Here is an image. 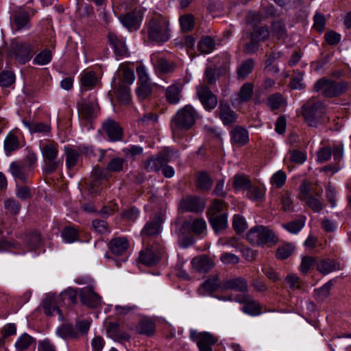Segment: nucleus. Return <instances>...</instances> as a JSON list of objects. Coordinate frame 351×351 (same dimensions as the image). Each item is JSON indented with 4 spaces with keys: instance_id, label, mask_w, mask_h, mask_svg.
<instances>
[{
    "instance_id": "f257e3e1",
    "label": "nucleus",
    "mask_w": 351,
    "mask_h": 351,
    "mask_svg": "<svg viewBox=\"0 0 351 351\" xmlns=\"http://www.w3.org/2000/svg\"><path fill=\"white\" fill-rule=\"evenodd\" d=\"M147 36L149 40L158 43H163L170 38L169 21L161 14L152 16L147 23Z\"/></svg>"
},
{
    "instance_id": "f03ea898",
    "label": "nucleus",
    "mask_w": 351,
    "mask_h": 351,
    "mask_svg": "<svg viewBox=\"0 0 351 351\" xmlns=\"http://www.w3.org/2000/svg\"><path fill=\"white\" fill-rule=\"evenodd\" d=\"M197 114V111L190 105L180 109L171 121L173 132L189 130L195 125Z\"/></svg>"
},
{
    "instance_id": "7ed1b4c3",
    "label": "nucleus",
    "mask_w": 351,
    "mask_h": 351,
    "mask_svg": "<svg viewBox=\"0 0 351 351\" xmlns=\"http://www.w3.org/2000/svg\"><path fill=\"white\" fill-rule=\"evenodd\" d=\"M348 88L346 82H335L325 77L319 79L313 86L315 92H321L326 97H336L344 94Z\"/></svg>"
},
{
    "instance_id": "20e7f679",
    "label": "nucleus",
    "mask_w": 351,
    "mask_h": 351,
    "mask_svg": "<svg viewBox=\"0 0 351 351\" xmlns=\"http://www.w3.org/2000/svg\"><path fill=\"white\" fill-rule=\"evenodd\" d=\"M246 238L250 243L258 246H269L278 242V237L274 232L263 226L252 228L247 233Z\"/></svg>"
},
{
    "instance_id": "39448f33",
    "label": "nucleus",
    "mask_w": 351,
    "mask_h": 351,
    "mask_svg": "<svg viewBox=\"0 0 351 351\" xmlns=\"http://www.w3.org/2000/svg\"><path fill=\"white\" fill-rule=\"evenodd\" d=\"M36 42L12 41L10 45V55L19 64L29 62L36 51Z\"/></svg>"
},
{
    "instance_id": "423d86ee",
    "label": "nucleus",
    "mask_w": 351,
    "mask_h": 351,
    "mask_svg": "<svg viewBox=\"0 0 351 351\" xmlns=\"http://www.w3.org/2000/svg\"><path fill=\"white\" fill-rule=\"evenodd\" d=\"M41 152L45 163L44 171L49 175L58 168L60 160L58 156V144L53 141H49L43 145Z\"/></svg>"
},
{
    "instance_id": "0eeeda50",
    "label": "nucleus",
    "mask_w": 351,
    "mask_h": 351,
    "mask_svg": "<svg viewBox=\"0 0 351 351\" xmlns=\"http://www.w3.org/2000/svg\"><path fill=\"white\" fill-rule=\"evenodd\" d=\"M324 110L322 104L308 101L302 107V115L308 126L317 127Z\"/></svg>"
},
{
    "instance_id": "6e6552de",
    "label": "nucleus",
    "mask_w": 351,
    "mask_h": 351,
    "mask_svg": "<svg viewBox=\"0 0 351 351\" xmlns=\"http://www.w3.org/2000/svg\"><path fill=\"white\" fill-rule=\"evenodd\" d=\"M170 160V151L164 149L158 155L147 158L143 162L144 169L147 172L159 171L163 166L167 165Z\"/></svg>"
},
{
    "instance_id": "1a4fd4ad",
    "label": "nucleus",
    "mask_w": 351,
    "mask_h": 351,
    "mask_svg": "<svg viewBox=\"0 0 351 351\" xmlns=\"http://www.w3.org/2000/svg\"><path fill=\"white\" fill-rule=\"evenodd\" d=\"M196 93L205 110L210 111L217 106V97L210 90L206 84H201L197 86Z\"/></svg>"
},
{
    "instance_id": "9d476101",
    "label": "nucleus",
    "mask_w": 351,
    "mask_h": 351,
    "mask_svg": "<svg viewBox=\"0 0 351 351\" xmlns=\"http://www.w3.org/2000/svg\"><path fill=\"white\" fill-rule=\"evenodd\" d=\"M190 338L192 341L197 342L199 351H213L212 346L217 341V339L209 332H197L194 330H191Z\"/></svg>"
},
{
    "instance_id": "9b49d317",
    "label": "nucleus",
    "mask_w": 351,
    "mask_h": 351,
    "mask_svg": "<svg viewBox=\"0 0 351 351\" xmlns=\"http://www.w3.org/2000/svg\"><path fill=\"white\" fill-rule=\"evenodd\" d=\"M143 15V14L140 10L134 9L132 12L120 15L119 19L128 31L134 32L140 28Z\"/></svg>"
},
{
    "instance_id": "f8f14e48",
    "label": "nucleus",
    "mask_w": 351,
    "mask_h": 351,
    "mask_svg": "<svg viewBox=\"0 0 351 351\" xmlns=\"http://www.w3.org/2000/svg\"><path fill=\"white\" fill-rule=\"evenodd\" d=\"M323 193L322 187L308 180H304L299 186L298 198L301 201L313 197H320Z\"/></svg>"
},
{
    "instance_id": "ddd939ff",
    "label": "nucleus",
    "mask_w": 351,
    "mask_h": 351,
    "mask_svg": "<svg viewBox=\"0 0 351 351\" xmlns=\"http://www.w3.org/2000/svg\"><path fill=\"white\" fill-rule=\"evenodd\" d=\"M108 41L113 49L117 59L126 57L129 55L128 47L123 38L114 32H109L107 36Z\"/></svg>"
},
{
    "instance_id": "4468645a",
    "label": "nucleus",
    "mask_w": 351,
    "mask_h": 351,
    "mask_svg": "<svg viewBox=\"0 0 351 351\" xmlns=\"http://www.w3.org/2000/svg\"><path fill=\"white\" fill-rule=\"evenodd\" d=\"M215 113L225 125L231 126L237 122V114L231 108L228 102L224 100L219 101L217 110Z\"/></svg>"
},
{
    "instance_id": "2eb2a0df",
    "label": "nucleus",
    "mask_w": 351,
    "mask_h": 351,
    "mask_svg": "<svg viewBox=\"0 0 351 351\" xmlns=\"http://www.w3.org/2000/svg\"><path fill=\"white\" fill-rule=\"evenodd\" d=\"M81 302L90 308H97L101 304V298L95 293L93 287H86L80 291Z\"/></svg>"
},
{
    "instance_id": "dca6fc26",
    "label": "nucleus",
    "mask_w": 351,
    "mask_h": 351,
    "mask_svg": "<svg viewBox=\"0 0 351 351\" xmlns=\"http://www.w3.org/2000/svg\"><path fill=\"white\" fill-rule=\"evenodd\" d=\"M235 301L243 304L242 311L251 315H257L261 312V306L258 302L254 300L249 294L238 295L235 297Z\"/></svg>"
},
{
    "instance_id": "f3484780",
    "label": "nucleus",
    "mask_w": 351,
    "mask_h": 351,
    "mask_svg": "<svg viewBox=\"0 0 351 351\" xmlns=\"http://www.w3.org/2000/svg\"><path fill=\"white\" fill-rule=\"evenodd\" d=\"M180 208L183 212L199 213L204 210L205 204L197 196H189L182 199Z\"/></svg>"
},
{
    "instance_id": "a211bd4d",
    "label": "nucleus",
    "mask_w": 351,
    "mask_h": 351,
    "mask_svg": "<svg viewBox=\"0 0 351 351\" xmlns=\"http://www.w3.org/2000/svg\"><path fill=\"white\" fill-rule=\"evenodd\" d=\"M60 302L61 300L59 295L53 293L47 294L43 301L44 313L49 316H53L58 313L60 317H62V315L59 308Z\"/></svg>"
},
{
    "instance_id": "6ab92c4d",
    "label": "nucleus",
    "mask_w": 351,
    "mask_h": 351,
    "mask_svg": "<svg viewBox=\"0 0 351 351\" xmlns=\"http://www.w3.org/2000/svg\"><path fill=\"white\" fill-rule=\"evenodd\" d=\"M106 332L111 339L117 342L129 341L131 338L129 332L123 330V326L118 322H110Z\"/></svg>"
},
{
    "instance_id": "aec40b11",
    "label": "nucleus",
    "mask_w": 351,
    "mask_h": 351,
    "mask_svg": "<svg viewBox=\"0 0 351 351\" xmlns=\"http://www.w3.org/2000/svg\"><path fill=\"white\" fill-rule=\"evenodd\" d=\"M102 129L111 141H121L123 130L117 122L108 119L102 123Z\"/></svg>"
},
{
    "instance_id": "412c9836",
    "label": "nucleus",
    "mask_w": 351,
    "mask_h": 351,
    "mask_svg": "<svg viewBox=\"0 0 351 351\" xmlns=\"http://www.w3.org/2000/svg\"><path fill=\"white\" fill-rule=\"evenodd\" d=\"M11 25L16 31L23 28H29L30 26L29 12L25 10H19L14 13L11 18Z\"/></svg>"
},
{
    "instance_id": "4be33fe9",
    "label": "nucleus",
    "mask_w": 351,
    "mask_h": 351,
    "mask_svg": "<svg viewBox=\"0 0 351 351\" xmlns=\"http://www.w3.org/2000/svg\"><path fill=\"white\" fill-rule=\"evenodd\" d=\"M9 171L16 180H20L23 183L27 182L28 176L31 172L28 169V167L20 161L11 162Z\"/></svg>"
},
{
    "instance_id": "5701e85b",
    "label": "nucleus",
    "mask_w": 351,
    "mask_h": 351,
    "mask_svg": "<svg viewBox=\"0 0 351 351\" xmlns=\"http://www.w3.org/2000/svg\"><path fill=\"white\" fill-rule=\"evenodd\" d=\"M233 290L243 292L244 294L248 291L247 280L241 277L234 278L223 282L222 291Z\"/></svg>"
},
{
    "instance_id": "b1692460",
    "label": "nucleus",
    "mask_w": 351,
    "mask_h": 351,
    "mask_svg": "<svg viewBox=\"0 0 351 351\" xmlns=\"http://www.w3.org/2000/svg\"><path fill=\"white\" fill-rule=\"evenodd\" d=\"M209 223L216 234L224 231L228 228V213H222L219 215L207 216Z\"/></svg>"
},
{
    "instance_id": "393cba45",
    "label": "nucleus",
    "mask_w": 351,
    "mask_h": 351,
    "mask_svg": "<svg viewBox=\"0 0 351 351\" xmlns=\"http://www.w3.org/2000/svg\"><path fill=\"white\" fill-rule=\"evenodd\" d=\"M232 144L243 146L249 141L248 132L242 126H236L230 132Z\"/></svg>"
},
{
    "instance_id": "a878e982",
    "label": "nucleus",
    "mask_w": 351,
    "mask_h": 351,
    "mask_svg": "<svg viewBox=\"0 0 351 351\" xmlns=\"http://www.w3.org/2000/svg\"><path fill=\"white\" fill-rule=\"evenodd\" d=\"M160 258L159 253L152 247H147L145 250H142L138 257L139 261L147 266L156 265Z\"/></svg>"
},
{
    "instance_id": "bb28decb",
    "label": "nucleus",
    "mask_w": 351,
    "mask_h": 351,
    "mask_svg": "<svg viewBox=\"0 0 351 351\" xmlns=\"http://www.w3.org/2000/svg\"><path fill=\"white\" fill-rule=\"evenodd\" d=\"M193 268L199 273H206L213 267V263L206 256H199L193 258L191 261Z\"/></svg>"
},
{
    "instance_id": "cd10ccee",
    "label": "nucleus",
    "mask_w": 351,
    "mask_h": 351,
    "mask_svg": "<svg viewBox=\"0 0 351 351\" xmlns=\"http://www.w3.org/2000/svg\"><path fill=\"white\" fill-rule=\"evenodd\" d=\"M114 93L118 101L123 105H128L131 101L130 88L124 82H119Z\"/></svg>"
},
{
    "instance_id": "c85d7f7f",
    "label": "nucleus",
    "mask_w": 351,
    "mask_h": 351,
    "mask_svg": "<svg viewBox=\"0 0 351 351\" xmlns=\"http://www.w3.org/2000/svg\"><path fill=\"white\" fill-rule=\"evenodd\" d=\"M154 67L163 73H172L176 68V64L164 58H152Z\"/></svg>"
},
{
    "instance_id": "c756f323",
    "label": "nucleus",
    "mask_w": 351,
    "mask_h": 351,
    "mask_svg": "<svg viewBox=\"0 0 351 351\" xmlns=\"http://www.w3.org/2000/svg\"><path fill=\"white\" fill-rule=\"evenodd\" d=\"M110 251L115 255L123 254L129 247L128 240L123 237L112 239L109 243Z\"/></svg>"
},
{
    "instance_id": "7c9ffc66",
    "label": "nucleus",
    "mask_w": 351,
    "mask_h": 351,
    "mask_svg": "<svg viewBox=\"0 0 351 351\" xmlns=\"http://www.w3.org/2000/svg\"><path fill=\"white\" fill-rule=\"evenodd\" d=\"M213 183V182L207 172L202 171L197 173L195 186L198 190L208 191L211 189Z\"/></svg>"
},
{
    "instance_id": "2f4dec72",
    "label": "nucleus",
    "mask_w": 351,
    "mask_h": 351,
    "mask_svg": "<svg viewBox=\"0 0 351 351\" xmlns=\"http://www.w3.org/2000/svg\"><path fill=\"white\" fill-rule=\"evenodd\" d=\"M56 334L65 340L79 339L78 332L71 324L64 323L60 325L56 330Z\"/></svg>"
},
{
    "instance_id": "473e14b6",
    "label": "nucleus",
    "mask_w": 351,
    "mask_h": 351,
    "mask_svg": "<svg viewBox=\"0 0 351 351\" xmlns=\"http://www.w3.org/2000/svg\"><path fill=\"white\" fill-rule=\"evenodd\" d=\"M158 114L155 112H149L144 114L137 121V125L142 130L152 128L158 121Z\"/></svg>"
},
{
    "instance_id": "72a5a7b5",
    "label": "nucleus",
    "mask_w": 351,
    "mask_h": 351,
    "mask_svg": "<svg viewBox=\"0 0 351 351\" xmlns=\"http://www.w3.org/2000/svg\"><path fill=\"white\" fill-rule=\"evenodd\" d=\"M64 155L68 169L73 168L77 164L80 158V152L77 149L69 146L64 147Z\"/></svg>"
},
{
    "instance_id": "f704fd0d",
    "label": "nucleus",
    "mask_w": 351,
    "mask_h": 351,
    "mask_svg": "<svg viewBox=\"0 0 351 351\" xmlns=\"http://www.w3.org/2000/svg\"><path fill=\"white\" fill-rule=\"evenodd\" d=\"M161 221L159 217L154 218V220L148 221L145 225L141 232L143 237L155 236L159 234Z\"/></svg>"
},
{
    "instance_id": "c9c22d12",
    "label": "nucleus",
    "mask_w": 351,
    "mask_h": 351,
    "mask_svg": "<svg viewBox=\"0 0 351 351\" xmlns=\"http://www.w3.org/2000/svg\"><path fill=\"white\" fill-rule=\"evenodd\" d=\"M254 67V59L248 58L243 61L237 69V78L239 80H245L252 72Z\"/></svg>"
},
{
    "instance_id": "e433bc0d",
    "label": "nucleus",
    "mask_w": 351,
    "mask_h": 351,
    "mask_svg": "<svg viewBox=\"0 0 351 351\" xmlns=\"http://www.w3.org/2000/svg\"><path fill=\"white\" fill-rule=\"evenodd\" d=\"M271 32L277 39L284 40L287 37L285 22L281 19L274 21L271 25Z\"/></svg>"
},
{
    "instance_id": "4c0bfd02",
    "label": "nucleus",
    "mask_w": 351,
    "mask_h": 351,
    "mask_svg": "<svg viewBox=\"0 0 351 351\" xmlns=\"http://www.w3.org/2000/svg\"><path fill=\"white\" fill-rule=\"evenodd\" d=\"M202 286L207 293H212L218 289L222 291L223 282L219 280L218 275H210Z\"/></svg>"
},
{
    "instance_id": "58836bf2",
    "label": "nucleus",
    "mask_w": 351,
    "mask_h": 351,
    "mask_svg": "<svg viewBox=\"0 0 351 351\" xmlns=\"http://www.w3.org/2000/svg\"><path fill=\"white\" fill-rule=\"evenodd\" d=\"M339 269V264L332 259H323L317 264V269L324 275Z\"/></svg>"
},
{
    "instance_id": "ea45409f",
    "label": "nucleus",
    "mask_w": 351,
    "mask_h": 351,
    "mask_svg": "<svg viewBox=\"0 0 351 351\" xmlns=\"http://www.w3.org/2000/svg\"><path fill=\"white\" fill-rule=\"evenodd\" d=\"M96 107V104L91 101H83L78 104L79 112L82 117L86 119H90L94 116Z\"/></svg>"
},
{
    "instance_id": "a19ab883",
    "label": "nucleus",
    "mask_w": 351,
    "mask_h": 351,
    "mask_svg": "<svg viewBox=\"0 0 351 351\" xmlns=\"http://www.w3.org/2000/svg\"><path fill=\"white\" fill-rule=\"evenodd\" d=\"M265 191L258 186H250L246 193V196L250 200L261 203L265 200Z\"/></svg>"
},
{
    "instance_id": "79ce46f5",
    "label": "nucleus",
    "mask_w": 351,
    "mask_h": 351,
    "mask_svg": "<svg viewBox=\"0 0 351 351\" xmlns=\"http://www.w3.org/2000/svg\"><path fill=\"white\" fill-rule=\"evenodd\" d=\"M20 143L18 136L12 133H9L4 141V149L6 155L11 154L13 152L20 148Z\"/></svg>"
},
{
    "instance_id": "37998d69",
    "label": "nucleus",
    "mask_w": 351,
    "mask_h": 351,
    "mask_svg": "<svg viewBox=\"0 0 351 351\" xmlns=\"http://www.w3.org/2000/svg\"><path fill=\"white\" fill-rule=\"evenodd\" d=\"M269 37V31L267 26L254 25L250 38L258 43L267 40Z\"/></svg>"
},
{
    "instance_id": "c03bdc74",
    "label": "nucleus",
    "mask_w": 351,
    "mask_h": 351,
    "mask_svg": "<svg viewBox=\"0 0 351 351\" xmlns=\"http://www.w3.org/2000/svg\"><path fill=\"white\" fill-rule=\"evenodd\" d=\"M182 87L178 84L169 86L166 90V99L169 104H177L181 98Z\"/></svg>"
},
{
    "instance_id": "a18cd8bd",
    "label": "nucleus",
    "mask_w": 351,
    "mask_h": 351,
    "mask_svg": "<svg viewBox=\"0 0 351 351\" xmlns=\"http://www.w3.org/2000/svg\"><path fill=\"white\" fill-rule=\"evenodd\" d=\"M33 344H36V339L29 335L23 333L16 341L15 348L17 351H24Z\"/></svg>"
},
{
    "instance_id": "49530a36",
    "label": "nucleus",
    "mask_w": 351,
    "mask_h": 351,
    "mask_svg": "<svg viewBox=\"0 0 351 351\" xmlns=\"http://www.w3.org/2000/svg\"><path fill=\"white\" fill-rule=\"evenodd\" d=\"M215 40L210 36L203 37L198 43L197 48L201 53L208 54L215 48Z\"/></svg>"
},
{
    "instance_id": "de8ad7c7",
    "label": "nucleus",
    "mask_w": 351,
    "mask_h": 351,
    "mask_svg": "<svg viewBox=\"0 0 351 351\" xmlns=\"http://www.w3.org/2000/svg\"><path fill=\"white\" fill-rule=\"evenodd\" d=\"M225 208L226 203L223 200L215 199L211 202L209 208H208L206 215H219L222 213H225Z\"/></svg>"
},
{
    "instance_id": "09e8293b",
    "label": "nucleus",
    "mask_w": 351,
    "mask_h": 351,
    "mask_svg": "<svg viewBox=\"0 0 351 351\" xmlns=\"http://www.w3.org/2000/svg\"><path fill=\"white\" fill-rule=\"evenodd\" d=\"M305 217L282 224V227L292 234L299 232L304 226Z\"/></svg>"
},
{
    "instance_id": "8fccbe9b",
    "label": "nucleus",
    "mask_w": 351,
    "mask_h": 351,
    "mask_svg": "<svg viewBox=\"0 0 351 351\" xmlns=\"http://www.w3.org/2000/svg\"><path fill=\"white\" fill-rule=\"evenodd\" d=\"M3 206L6 213L13 216L17 215L21 208L20 203L12 197L5 199Z\"/></svg>"
},
{
    "instance_id": "3c124183",
    "label": "nucleus",
    "mask_w": 351,
    "mask_h": 351,
    "mask_svg": "<svg viewBox=\"0 0 351 351\" xmlns=\"http://www.w3.org/2000/svg\"><path fill=\"white\" fill-rule=\"evenodd\" d=\"M140 334L148 336L152 335L155 330V324L148 319H142L136 327Z\"/></svg>"
},
{
    "instance_id": "603ef678",
    "label": "nucleus",
    "mask_w": 351,
    "mask_h": 351,
    "mask_svg": "<svg viewBox=\"0 0 351 351\" xmlns=\"http://www.w3.org/2000/svg\"><path fill=\"white\" fill-rule=\"evenodd\" d=\"M253 84L252 83H245L240 88L238 93L240 103H245L250 101L253 95Z\"/></svg>"
},
{
    "instance_id": "864d4df0",
    "label": "nucleus",
    "mask_w": 351,
    "mask_h": 351,
    "mask_svg": "<svg viewBox=\"0 0 351 351\" xmlns=\"http://www.w3.org/2000/svg\"><path fill=\"white\" fill-rule=\"evenodd\" d=\"M232 186L235 190H247L251 186V180L244 175L237 174L233 178Z\"/></svg>"
},
{
    "instance_id": "5fc2aeb1",
    "label": "nucleus",
    "mask_w": 351,
    "mask_h": 351,
    "mask_svg": "<svg viewBox=\"0 0 351 351\" xmlns=\"http://www.w3.org/2000/svg\"><path fill=\"white\" fill-rule=\"evenodd\" d=\"M285 101L282 95L279 93H276L267 97V106L271 110H276L279 109Z\"/></svg>"
},
{
    "instance_id": "6e6d98bb",
    "label": "nucleus",
    "mask_w": 351,
    "mask_h": 351,
    "mask_svg": "<svg viewBox=\"0 0 351 351\" xmlns=\"http://www.w3.org/2000/svg\"><path fill=\"white\" fill-rule=\"evenodd\" d=\"M25 242L30 250L38 248L41 243V237L39 232H32L25 236Z\"/></svg>"
},
{
    "instance_id": "4d7b16f0",
    "label": "nucleus",
    "mask_w": 351,
    "mask_h": 351,
    "mask_svg": "<svg viewBox=\"0 0 351 351\" xmlns=\"http://www.w3.org/2000/svg\"><path fill=\"white\" fill-rule=\"evenodd\" d=\"M97 77L93 71H89L85 73L82 75L80 82L81 85L86 89L93 88L96 84Z\"/></svg>"
},
{
    "instance_id": "13d9d810",
    "label": "nucleus",
    "mask_w": 351,
    "mask_h": 351,
    "mask_svg": "<svg viewBox=\"0 0 351 351\" xmlns=\"http://www.w3.org/2000/svg\"><path fill=\"white\" fill-rule=\"evenodd\" d=\"M52 59L51 51L48 49H45L39 53L36 54L34 58L33 62L38 65H45L51 62Z\"/></svg>"
},
{
    "instance_id": "bf43d9fd",
    "label": "nucleus",
    "mask_w": 351,
    "mask_h": 351,
    "mask_svg": "<svg viewBox=\"0 0 351 351\" xmlns=\"http://www.w3.org/2000/svg\"><path fill=\"white\" fill-rule=\"evenodd\" d=\"M62 237L66 243H73L79 239L78 231L74 228L67 226L63 229Z\"/></svg>"
},
{
    "instance_id": "052dcab7",
    "label": "nucleus",
    "mask_w": 351,
    "mask_h": 351,
    "mask_svg": "<svg viewBox=\"0 0 351 351\" xmlns=\"http://www.w3.org/2000/svg\"><path fill=\"white\" fill-rule=\"evenodd\" d=\"M332 286L331 281L325 283L322 287L319 289H315V300L319 302H322L326 299L329 294Z\"/></svg>"
},
{
    "instance_id": "680f3d73",
    "label": "nucleus",
    "mask_w": 351,
    "mask_h": 351,
    "mask_svg": "<svg viewBox=\"0 0 351 351\" xmlns=\"http://www.w3.org/2000/svg\"><path fill=\"white\" fill-rule=\"evenodd\" d=\"M232 228L237 234H241L247 228V223L242 215H234L232 219Z\"/></svg>"
},
{
    "instance_id": "e2e57ef3",
    "label": "nucleus",
    "mask_w": 351,
    "mask_h": 351,
    "mask_svg": "<svg viewBox=\"0 0 351 351\" xmlns=\"http://www.w3.org/2000/svg\"><path fill=\"white\" fill-rule=\"evenodd\" d=\"M207 228L206 222L203 218L195 219L191 224L190 229L195 235H200Z\"/></svg>"
},
{
    "instance_id": "0e129e2a",
    "label": "nucleus",
    "mask_w": 351,
    "mask_h": 351,
    "mask_svg": "<svg viewBox=\"0 0 351 351\" xmlns=\"http://www.w3.org/2000/svg\"><path fill=\"white\" fill-rule=\"evenodd\" d=\"M61 301L68 300L69 304H75L77 303V290L73 288H68L64 291L62 292L60 295Z\"/></svg>"
},
{
    "instance_id": "69168bd1",
    "label": "nucleus",
    "mask_w": 351,
    "mask_h": 351,
    "mask_svg": "<svg viewBox=\"0 0 351 351\" xmlns=\"http://www.w3.org/2000/svg\"><path fill=\"white\" fill-rule=\"evenodd\" d=\"M15 81V75L13 72L3 71L0 73V86L3 87L10 86Z\"/></svg>"
},
{
    "instance_id": "338daca9",
    "label": "nucleus",
    "mask_w": 351,
    "mask_h": 351,
    "mask_svg": "<svg viewBox=\"0 0 351 351\" xmlns=\"http://www.w3.org/2000/svg\"><path fill=\"white\" fill-rule=\"evenodd\" d=\"M92 176L93 180L92 181L93 188L97 186L99 184L102 183L103 181L107 180L106 173L100 168H95L92 172Z\"/></svg>"
},
{
    "instance_id": "774afa93",
    "label": "nucleus",
    "mask_w": 351,
    "mask_h": 351,
    "mask_svg": "<svg viewBox=\"0 0 351 351\" xmlns=\"http://www.w3.org/2000/svg\"><path fill=\"white\" fill-rule=\"evenodd\" d=\"M294 250V247L290 244H286L278 247L276 256L278 259L284 260L289 258Z\"/></svg>"
}]
</instances>
